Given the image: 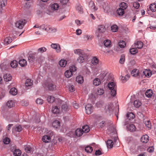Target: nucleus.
Listing matches in <instances>:
<instances>
[{
	"label": "nucleus",
	"instance_id": "obj_53",
	"mask_svg": "<svg viewBox=\"0 0 156 156\" xmlns=\"http://www.w3.org/2000/svg\"><path fill=\"white\" fill-rule=\"evenodd\" d=\"M48 88L49 90L53 91L55 88V86L52 83H50L48 85Z\"/></svg>",
	"mask_w": 156,
	"mask_h": 156
},
{
	"label": "nucleus",
	"instance_id": "obj_31",
	"mask_svg": "<svg viewBox=\"0 0 156 156\" xmlns=\"http://www.w3.org/2000/svg\"><path fill=\"white\" fill-rule=\"evenodd\" d=\"M100 80L98 78H96L93 80V83L95 86H98L101 83Z\"/></svg>",
	"mask_w": 156,
	"mask_h": 156
},
{
	"label": "nucleus",
	"instance_id": "obj_4",
	"mask_svg": "<svg viewBox=\"0 0 156 156\" xmlns=\"http://www.w3.org/2000/svg\"><path fill=\"white\" fill-rule=\"evenodd\" d=\"M106 29L105 26L104 25H99L98 27V29L96 32V35L98 37H100L99 33H102L105 32Z\"/></svg>",
	"mask_w": 156,
	"mask_h": 156
},
{
	"label": "nucleus",
	"instance_id": "obj_26",
	"mask_svg": "<svg viewBox=\"0 0 156 156\" xmlns=\"http://www.w3.org/2000/svg\"><path fill=\"white\" fill-rule=\"evenodd\" d=\"M6 106L8 107H13L15 106V103L12 100L9 101L7 102Z\"/></svg>",
	"mask_w": 156,
	"mask_h": 156
},
{
	"label": "nucleus",
	"instance_id": "obj_34",
	"mask_svg": "<svg viewBox=\"0 0 156 156\" xmlns=\"http://www.w3.org/2000/svg\"><path fill=\"white\" fill-rule=\"evenodd\" d=\"M135 44L136 46V47L139 49L142 48L143 46V43L141 41H138L135 43Z\"/></svg>",
	"mask_w": 156,
	"mask_h": 156
},
{
	"label": "nucleus",
	"instance_id": "obj_52",
	"mask_svg": "<svg viewBox=\"0 0 156 156\" xmlns=\"http://www.w3.org/2000/svg\"><path fill=\"white\" fill-rule=\"evenodd\" d=\"M111 30L113 32H116L118 30V27L116 25H113L111 27Z\"/></svg>",
	"mask_w": 156,
	"mask_h": 156
},
{
	"label": "nucleus",
	"instance_id": "obj_2",
	"mask_svg": "<svg viewBox=\"0 0 156 156\" xmlns=\"http://www.w3.org/2000/svg\"><path fill=\"white\" fill-rule=\"evenodd\" d=\"M88 55L85 53L83 54V55H80L77 58V62L80 63H82L84 62L85 61L88 59Z\"/></svg>",
	"mask_w": 156,
	"mask_h": 156
},
{
	"label": "nucleus",
	"instance_id": "obj_59",
	"mask_svg": "<svg viewBox=\"0 0 156 156\" xmlns=\"http://www.w3.org/2000/svg\"><path fill=\"white\" fill-rule=\"evenodd\" d=\"M1 69L2 70H6L7 69L8 66L5 64L4 63H2L0 66Z\"/></svg>",
	"mask_w": 156,
	"mask_h": 156
},
{
	"label": "nucleus",
	"instance_id": "obj_28",
	"mask_svg": "<svg viewBox=\"0 0 156 156\" xmlns=\"http://www.w3.org/2000/svg\"><path fill=\"white\" fill-rule=\"evenodd\" d=\"M76 80L78 83L81 84L83 82V77L81 76H79L76 77Z\"/></svg>",
	"mask_w": 156,
	"mask_h": 156
},
{
	"label": "nucleus",
	"instance_id": "obj_43",
	"mask_svg": "<svg viewBox=\"0 0 156 156\" xmlns=\"http://www.w3.org/2000/svg\"><path fill=\"white\" fill-rule=\"evenodd\" d=\"M85 150L86 152L87 153H90L92 151L93 149L90 146H87L85 147Z\"/></svg>",
	"mask_w": 156,
	"mask_h": 156
},
{
	"label": "nucleus",
	"instance_id": "obj_10",
	"mask_svg": "<svg viewBox=\"0 0 156 156\" xmlns=\"http://www.w3.org/2000/svg\"><path fill=\"white\" fill-rule=\"evenodd\" d=\"M89 7L90 8L91 10L94 11L97 10V8L95 6L93 2L90 0V1L89 4Z\"/></svg>",
	"mask_w": 156,
	"mask_h": 156
},
{
	"label": "nucleus",
	"instance_id": "obj_51",
	"mask_svg": "<svg viewBox=\"0 0 156 156\" xmlns=\"http://www.w3.org/2000/svg\"><path fill=\"white\" fill-rule=\"evenodd\" d=\"M7 3V0H0V6L4 7Z\"/></svg>",
	"mask_w": 156,
	"mask_h": 156
},
{
	"label": "nucleus",
	"instance_id": "obj_60",
	"mask_svg": "<svg viewBox=\"0 0 156 156\" xmlns=\"http://www.w3.org/2000/svg\"><path fill=\"white\" fill-rule=\"evenodd\" d=\"M119 108H115V109H114L115 110V115L117 119H118V113L119 112Z\"/></svg>",
	"mask_w": 156,
	"mask_h": 156
},
{
	"label": "nucleus",
	"instance_id": "obj_42",
	"mask_svg": "<svg viewBox=\"0 0 156 156\" xmlns=\"http://www.w3.org/2000/svg\"><path fill=\"white\" fill-rule=\"evenodd\" d=\"M59 64L61 67H65L66 64V61L62 59L59 62Z\"/></svg>",
	"mask_w": 156,
	"mask_h": 156
},
{
	"label": "nucleus",
	"instance_id": "obj_9",
	"mask_svg": "<svg viewBox=\"0 0 156 156\" xmlns=\"http://www.w3.org/2000/svg\"><path fill=\"white\" fill-rule=\"evenodd\" d=\"M149 138L147 135H143L141 138V141L143 143H146L149 140Z\"/></svg>",
	"mask_w": 156,
	"mask_h": 156
},
{
	"label": "nucleus",
	"instance_id": "obj_3",
	"mask_svg": "<svg viewBox=\"0 0 156 156\" xmlns=\"http://www.w3.org/2000/svg\"><path fill=\"white\" fill-rule=\"evenodd\" d=\"M27 21L25 19H22L17 21L15 23L16 27L20 29H21L26 23Z\"/></svg>",
	"mask_w": 156,
	"mask_h": 156
},
{
	"label": "nucleus",
	"instance_id": "obj_47",
	"mask_svg": "<svg viewBox=\"0 0 156 156\" xmlns=\"http://www.w3.org/2000/svg\"><path fill=\"white\" fill-rule=\"evenodd\" d=\"M118 44L120 48H124L126 44L125 42L124 41H120L119 42Z\"/></svg>",
	"mask_w": 156,
	"mask_h": 156
},
{
	"label": "nucleus",
	"instance_id": "obj_50",
	"mask_svg": "<svg viewBox=\"0 0 156 156\" xmlns=\"http://www.w3.org/2000/svg\"><path fill=\"white\" fill-rule=\"evenodd\" d=\"M130 53L132 55H134L137 52V50L136 48H133L130 49Z\"/></svg>",
	"mask_w": 156,
	"mask_h": 156
},
{
	"label": "nucleus",
	"instance_id": "obj_24",
	"mask_svg": "<svg viewBox=\"0 0 156 156\" xmlns=\"http://www.w3.org/2000/svg\"><path fill=\"white\" fill-rule=\"evenodd\" d=\"M108 87L110 90L116 88V86L114 83L113 82H110L108 84Z\"/></svg>",
	"mask_w": 156,
	"mask_h": 156
},
{
	"label": "nucleus",
	"instance_id": "obj_19",
	"mask_svg": "<svg viewBox=\"0 0 156 156\" xmlns=\"http://www.w3.org/2000/svg\"><path fill=\"white\" fill-rule=\"evenodd\" d=\"M142 103L141 101L138 100H136L134 101L133 103V105L135 107H139L141 106Z\"/></svg>",
	"mask_w": 156,
	"mask_h": 156
},
{
	"label": "nucleus",
	"instance_id": "obj_15",
	"mask_svg": "<svg viewBox=\"0 0 156 156\" xmlns=\"http://www.w3.org/2000/svg\"><path fill=\"white\" fill-rule=\"evenodd\" d=\"M50 7L52 10L55 11L58 9L59 7V5L57 3H54L50 5Z\"/></svg>",
	"mask_w": 156,
	"mask_h": 156
},
{
	"label": "nucleus",
	"instance_id": "obj_16",
	"mask_svg": "<svg viewBox=\"0 0 156 156\" xmlns=\"http://www.w3.org/2000/svg\"><path fill=\"white\" fill-rule=\"evenodd\" d=\"M60 122L59 121L55 120L52 123V126L55 128L57 129L60 127Z\"/></svg>",
	"mask_w": 156,
	"mask_h": 156
},
{
	"label": "nucleus",
	"instance_id": "obj_6",
	"mask_svg": "<svg viewBox=\"0 0 156 156\" xmlns=\"http://www.w3.org/2000/svg\"><path fill=\"white\" fill-rule=\"evenodd\" d=\"M68 108H52V112L55 114H59L62 111H66Z\"/></svg>",
	"mask_w": 156,
	"mask_h": 156
},
{
	"label": "nucleus",
	"instance_id": "obj_22",
	"mask_svg": "<svg viewBox=\"0 0 156 156\" xmlns=\"http://www.w3.org/2000/svg\"><path fill=\"white\" fill-rule=\"evenodd\" d=\"M3 78L5 81L8 82L11 80L12 76L10 74H6L4 75Z\"/></svg>",
	"mask_w": 156,
	"mask_h": 156
},
{
	"label": "nucleus",
	"instance_id": "obj_17",
	"mask_svg": "<svg viewBox=\"0 0 156 156\" xmlns=\"http://www.w3.org/2000/svg\"><path fill=\"white\" fill-rule=\"evenodd\" d=\"M117 15L119 16H122L125 13L124 10L123 9L119 8L116 10Z\"/></svg>",
	"mask_w": 156,
	"mask_h": 156
},
{
	"label": "nucleus",
	"instance_id": "obj_7",
	"mask_svg": "<svg viewBox=\"0 0 156 156\" xmlns=\"http://www.w3.org/2000/svg\"><path fill=\"white\" fill-rule=\"evenodd\" d=\"M37 54L34 53L33 54H30L28 57V60L30 62H32L34 61L35 59L37 57Z\"/></svg>",
	"mask_w": 156,
	"mask_h": 156
},
{
	"label": "nucleus",
	"instance_id": "obj_18",
	"mask_svg": "<svg viewBox=\"0 0 156 156\" xmlns=\"http://www.w3.org/2000/svg\"><path fill=\"white\" fill-rule=\"evenodd\" d=\"M106 143L108 148H111L113 147V143L112 140H108Z\"/></svg>",
	"mask_w": 156,
	"mask_h": 156
},
{
	"label": "nucleus",
	"instance_id": "obj_49",
	"mask_svg": "<svg viewBox=\"0 0 156 156\" xmlns=\"http://www.w3.org/2000/svg\"><path fill=\"white\" fill-rule=\"evenodd\" d=\"M93 108H85L86 112L88 114H90L93 111Z\"/></svg>",
	"mask_w": 156,
	"mask_h": 156
},
{
	"label": "nucleus",
	"instance_id": "obj_56",
	"mask_svg": "<svg viewBox=\"0 0 156 156\" xmlns=\"http://www.w3.org/2000/svg\"><path fill=\"white\" fill-rule=\"evenodd\" d=\"M104 45L106 47H109L110 45V41L108 40H106L104 41Z\"/></svg>",
	"mask_w": 156,
	"mask_h": 156
},
{
	"label": "nucleus",
	"instance_id": "obj_25",
	"mask_svg": "<svg viewBox=\"0 0 156 156\" xmlns=\"http://www.w3.org/2000/svg\"><path fill=\"white\" fill-rule=\"evenodd\" d=\"M143 75L147 77H150L151 75V72L150 70H148L147 69L145 70L143 72Z\"/></svg>",
	"mask_w": 156,
	"mask_h": 156
},
{
	"label": "nucleus",
	"instance_id": "obj_57",
	"mask_svg": "<svg viewBox=\"0 0 156 156\" xmlns=\"http://www.w3.org/2000/svg\"><path fill=\"white\" fill-rule=\"evenodd\" d=\"M116 88H113V89L111 90V94L112 96L115 97L116 94Z\"/></svg>",
	"mask_w": 156,
	"mask_h": 156
},
{
	"label": "nucleus",
	"instance_id": "obj_13",
	"mask_svg": "<svg viewBox=\"0 0 156 156\" xmlns=\"http://www.w3.org/2000/svg\"><path fill=\"white\" fill-rule=\"evenodd\" d=\"M83 133L82 129H77L75 131V134L77 136H81Z\"/></svg>",
	"mask_w": 156,
	"mask_h": 156
},
{
	"label": "nucleus",
	"instance_id": "obj_63",
	"mask_svg": "<svg viewBox=\"0 0 156 156\" xmlns=\"http://www.w3.org/2000/svg\"><path fill=\"white\" fill-rule=\"evenodd\" d=\"M76 70V67L74 66H71L69 68V71L72 72L73 73V72H75Z\"/></svg>",
	"mask_w": 156,
	"mask_h": 156
},
{
	"label": "nucleus",
	"instance_id": "obj_33",
	"mask_svg": "<svg viewBox=\"0 0 156 156\" xmlns=\"http://www.w3.org/2000/svg\"><path fill=\"white\" fill-rule=\"evenodd\" d=\"M139 74V70L136 69H134L131 73V74L133 76L136 77L138 76Z\"/></svg>",
	"mask_w": 156,
	"mask_h": 156
},
{
	"label": "nucleus",
	"instance_id": "obj_27",
	"mask_svg": "<svg viewBox=\"0 0 156 156\" xmlns=\"http://www.w3.org/2000/svg\"><path fill=\"white\" fill-rule=\"evenodd\" d=\"M104 11L106 12L110 11L108 3H104L102 5Z\"/></svg>",
	"mask_w": 156,
	"mask_h": 156
},
{
	"label": "nucleus",
	"instance_id": "obj_55",
	"mask_svg": "<svg viewBox=\"0 0 156 156\" xmlns=\"http://www.w3.org/2000/svg\"><path fill=\"white\" fill-rule=\"evenodd\" d=\"M125 56L124 55H121L120 58L119 60V63L121 64L124 63L125 61Z\"/></svg>",
	"mask_w": 156,
	"mask_h": 156
},
{
	"label": "nucleus",
	"instance_id": "obj_64",
	"mask_svg": "<svg viewBox=\"0 0 156 156\" xmlns=\"http://www.w3.org/2000/svg\"><path fill=\"white\" fill-rule=\"evenodd\" d=\"M31 149L30 147L27 146L25 147V150L27 153H29L30 152Z\"/></svg>",
	"mask_w": 156,
	"mask_h": 156
},
{
	"label": "nucleus",
	"instance_id": "obj_12",
	"mask_svg": "<svg viewBox=\"0 0 156 156\" xmlns=\"http://www.w3.org/2000/svg\"><path fill=\"white\" fill-rule=\"evenodd\" d=\"M126 127L128 130L130 131H134L136 129L135 125L133 124L127 125Z\"/></svg>",
	"mask_w": 156,
	"mask_h": 156
},
{
	"label": "nucleus",
	"instance_id": "obj_30",
	"mask_svg": "<svg viewBox=\"0 0 156 156\" xmlns=\"http://www.w3.org/2000/svg\"><path fill=\"white\" fill-rule=\"evenodd\" d=\"M145 95L147 98H151L153 94L152 90L151 89L148 90L145 93Z\"/></svg>",
	"mask_w": 156,
	"mask_h": 156
},
{
	"label": "nucleus",
	"instance_id": "obj_38",
	"mask_svg": "<svg viewBox=\"0 0 156 156\" xmlns=\"http://www.w3.org/2000/svg\"><path fill=\"white\" fill-rule=\"evenodd\" d=\"M130 77V76L128 74L126 75L125 76H121V79L122 81V82L125 83L126 81L129 79Z\"/></svg>",
	"mask_w": 156,
	"mask_h": 156
},
{
	"label": "nucleus",
	"instance_id": "obj_21",
	"mask_svg": "<svg viewBox=\"0 0 156 156\" xmlns=\"http://www.w3.org/2000/svg\"><path fill=\"white\" fill-rule=\"evenodd\" d=\"M42 139L44 142L46 143L50 142L51 139L49 136L46 135L43 137Z\"/></svg>",
	"mask_w": 156,
	"mask_h": 156
},
{
	"label": "nucleus",
	"instance_id": "obj_23",
	"mask_svg": "<svg viewBox=\"0 0 156 156\" xmlns=\"http://www.w3.org/2000/svg\"><path fill=\"white\" fill-rule=\"evenodd\" d=\"M19 63L20 65L22 67H24L27 65V62L26 60L24 59L20 60Z\"/></svg>",
	"mask_w": 156,
	"mask_h": 156
},
{
	"label": "nucleus",
	"instance_id": "obj_20",
	"mask_svg": "<svg viewBox=\"0 0 156 156\" xmlns=\"http://www.w3.org/2000/svg\"><path fill=\"white\" fill-rule=\"evenodd\" d=\"M126 117L129 120L133 119L135 118V115L132 112H129L127 113Z\"/></svg>",
	"mask_w": 156,
	"mask_h": 156
},
{
	"label": "nucleus",
	"instance_id": "obj_40",
	"mask_svg": "<svg viewBox=\"0 0 156 156\" xmlns=\"http://www.w3.org/2000/svg\"><path fill=\"white\" fill-rule=\"evenodd\" d=\"M25 84L27 87L31 86L33 84V81L30 79H28L26 80Z\"/></svg>",
	"mask_w": 156,
	"mask_h": 156
},
{
	"label": "nucleus",
	"instance_id": "obj_35",
	"mask_svg": "<svg viewBox=\"0 0 156 156\" xmlns=\"http://www.w3.org/2000/svg\"><path fill=\"white\" fill-rule=\"evenodd\" d=\"M73 75V73L72 72L69 71V70H67L65 73V76L68 78L71 77Z\"/></svg>",
	"mask_w": 156,
	"mask_h": 156
},
{
	"label": "nucleus",
	"instance_id": "obj_48",
	"mask_svg": "<svg viewBox=\"0 0 156 156\" xmlns=\"http://www.w3.org/2000/svg\"><path fill=\"white\" fill-rule=\"evenodd\" d=\"M47 101L48 102L53 103L55 101V98L54 97L51 96H49L48 98Z\"/></svg>",
	"mask_w": 156,
	"mask_h": 156
},
{
	"label": "nucleus",
	"instance_id": "obj_1",
	"mask_svg": "<svg viewBox=\"0 0 156 156\" xmlns=\"http://www.w3.org/2000/svg\"><path fill=\"white\" fill-rule=\"evenodd\" d=\"M40 29L45 30L48 32L54 33L56 31L55 28L53 29L49 25L43 24L40 26Z\"/></svg>",
	"mask_w": 156,
	"mask_h": 156
},
{
	"label": "nucleus",
	"instance_id": "obj_29",
	"mask_svg": "<svg viewBox=\"0 0 156 156\" xmlns=\"http://www.w3.org/2000/svg\"><path fill=\"white\" fill-rule=\"evenodd\" d=\"M144 123L145 124L146 127L148 129H150L151 128V121L150 120H147V121H144Z\"/></svg>",
	"mask_w": 156,
	"mask_h": 156
},
{
	"label": "nucleus",
	"instance_id": "obj_45",
	"mask_svg": "<svg viewBox=\"0 0 156 156\" xmlns=\"http://www.w3.org/2000/svg\"><path fill=\"white\" fill-rule=\"evenodd\" d=\"M120 8L123 9L125 10L128 7L127 4L124 2H122L119 5Z\"/></svg>",
	"mask_w": 156,
	"mask_h": 156
},
{
	"label": "nucleus",
	"instance_id": "obj_8",
	"mask_svg": "<svg viewBox=\"0 0 156 156\" xmlns=\"http://www.w3.org/2000/svg\"><path fill=\"white\" fill-rule=\"evenodd\" d=\"M146 146L141 145L137 147V151L138 153L145 152L144 151L146 150Z\"/></svg>",
	"mask_w": 156,
	"mask_h": 156
},
{
	"label": "nucleus",
	"instance_id": "obj_41",
	"mask_svg": "<svg viewBox=\"0 0 156 156\" xmlns=\"http://www.w3.org/2000/svg\"><path fill=\"white\" fill-rule=\"evenodd\" d=\"M150 10L152 12H154L156 11V4L155 3L151 4L150 6Z\"/></svg>",
	"mask_w": 156,
	"mask_h": 156
},
{
	"label": "nucleus",
	"instance_id": "obj_36",
	"mask_svg": "<svg viewBox=\"0 0 156 156\" xmlns=\"http://www.w3.org/2000/svg\"><path fill=\"white\" fill-rule=\"evenodd\" d=\"M14 156H20L21 154V151L19 149H15L13 152Z\"/></svg>",
	"mask_w": 156,
	"mask_h": 156
},
{
	"label": "nucleus",
	"instance_id": "obj_44",
	"mask_svg": "<svg viewBox=\"0 0 156 156\" xmlns=\"http://www.w3.org/2000/svg\"><path fill=\"white\" fill-rule=\"evenodd\" d=\"M91 62L94 65H96L98 63V59L96 57H94L92 59Z\"/></svg>",
	"mask_w": 156,
	"mask_h": 156
},
{
	"label": "nucleus",
	"instance_id": "obj_62",
	"mask_svg": "<svg viewBox=\"0 0 156 156\" xmlns=\"http://www.w3.org/2000/svg\"><path fill=\"white\" fill-rule=\"evenodd\" d=\"M36 102L37 104L41 105L43 102V101L41 98H38L36 100Z\"/></svg>",
	"mask_w": 156,
	"mask_h": 156
},
{
	"label": "nucleus",
	"instance_id": "obj_39",
	"mask_svg": "<svg viewBox=\"0 0 156 156\" xmlns=\"http://www.w3.org/2000/svg\"><path fill=\"white\" fill-rule=\"evenodd\" d=\"M10 65L12 68H16L18 65V62L16 60H13L11 62Z\"/></svg>",
	"mask_w": 156,
	"mask_h": 156
},
{
	"label": "nucleus",
	"instance_id": "obj_32",
	"mask_svg": "<svg viewBox=\"0 0 156 156\" xmlns=\"http://www.w3.org/2000/svg\"><path fill=\"white\" fill-rule=\"evenodd\" d=\"M9 93L13 95H15L17 94V90L16 88L13 87L10 89Z\"/></svg>",
	"mask_w": 156,
	"mask_h": 156
},
{
	"label": "nucleus",
	"instance_id": "obj_11",
	"mask_svg": "<svg viewBox=\"0 0 156 156\" xmlns=\"http://www.w3.org/2000/svg\"><path fill=\"white\" fill-rule=\"evenodd\" d=\"M74 52L75 54L78 55L79 56L83 55V54L85 53L82 50L80 49H78L74 50Z\"/></svg>",
	"mask_w": 156,
	"mask_h": 156
},
{
	"label": "nucleus",
	"instance_id": "obj_37",
	"mask_svg": "<svg viewBox=\"0 0 156 156\" xmlns=\"http://www.w3.org/2000/svg\"><path fill=\"white\" fill-rule=\"evenodd\" d=\"M82 130L84 133H87L90 131V129L88 125H85L82 127Z\"/></svg>",
	"mask_w": 156,
	"mask_h": 156
},
{
	"label": "nucleus",
	"instance_id": "obj_46",
	"mask_svg": "<svg viewBox=\"0 0 156 156\" xmlns=\"http://www.w3.org/2000/svg\"><path fill=\"white\" fill-rule=\"evenodd\" d=\"M12 41V40L10 37H6L4 39V42H6V44L10 43Z\"/></svg>",
	"mask_w": 156,
	"mask_h": 156
},
{
	"label": "nucleus",
	"instance_id": "obj_5",
	"mask_svg": "<svg viewBox=\"0 0 156 156\" xmlns=\"http://www.w3.org/2000/svg\"><path fill=\"white\" fill-rule=\"evenodd\" d=\"M51 47L55 49L57 53H59L61 51V48L60 45L57 43H52L51 45Z\"/></svg>",
	"mask_w": 156,
	"mask_h": 156
},
{
	"label": "nucleus",
	"instance_id": "obj_14",
	"mask_svg": "<svg viewBox=\"0 0 156 156\" xmlns=\"http://www.w3.org/2000/svg\"><path fill=\"white\" fill-rule=\"evenodd\" d=\"M76 9L79 13L82 14L83 13V8L81 5L79 4H77L76 5Z\"/></svg>",
	"mask_w": 156,
	"mask_h": 156
},
{
	"label": "nucleus",
	"instance_id": "obj_58",
	"mask_svg": "<svg viewBox=\"0 0 156 156\" xmlns=\"http://www.w3.org/2000/svg\"><path fill=\"white\" fill-rule=\"evenodd\" d=\"M109 129L111 133H115L116 132L115 128L113 125H111V126L109 128Z\"/></svg>",
	"mask_w": 156,
	"mask_h": 156
},
{
	"label": "nucleus",
	"instance_id": "obj_61",
	"mask_svg": "<svg viewBox=\"0 0 156 156\" xmlns=\"http://www.w3.org/2000/svg\"><path fill=\"white\" fill-rule=\"evenodd\" d=\"M133 7L136 9H138L140 7V4L137 2H135L133 3Z\"/></svg>",
	"mask_w": 156,
	"mask_h": 156
},
{
	"label": "nucleus",
	"instance_id": "obj_54",
	"mask_svg": "<svg viewBox=\"0 0 156 156\" xmlns=\"http://www.w3.org/2000/svg\"><path fill=\"white\" fill-rule=\"evenodd\" d=\"M46 50L47 49L45 47H43L38 48L37 50V51L38 52L42 53L46 51Z\"/></svg>",
	"mask_w": 156,
	"mask_h": 156
}]
</instances>
